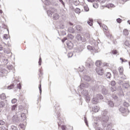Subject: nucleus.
<instances>
[{"mask_svg": "<svg viewBox=\"0 0 130 130\" xmlns=\"http://www.w3.org/2000/svg\"><path fill=\"white\" fill-rule=\"evenodd\" d=\"M17 105H14L11 107V110L12 111H14V110H16V108H17Z\"/></svg>", "mask_w": 130, "mask_h": 130, "instance_id": "nucleus-42", "label": "nucleus"}, {"mask_svg": "<svg viewBox=\"0 0 130 130\" xmlns=\"http://www.w3.org/2000/svg\"><path fill=\"white\" fill-rule=\"evenodd\" d=\"M5 102L1 101L0 102V108H4L5 107Z\"/></svg>", "mask_w": 130, "mask_h": 130, "instance_id": "nucleus-37", "label": "nucleus"}, {"mask_svg": "<svg viewBox=\"0 0 130 130\" xmlns=\"http://www.w3.org/2000/svg\"><path fill=\"white\" fill-rule=\"evenodd\" d=\"M100 109V108L99 107V106H94L93 107H92V111H93V112H98V111H99Z\"/></svg>", "mask_w": 130, "mask_h": 130, "instance_id": "nucleus-19", "label": "nucleus"}, {"mask_svg": "<svg viewBox=\"0 0 130 130\" xmlns=\"http://www.w3.org/2000/svg\"><path fill=\"white\" fill-rule=\"evenodd\" d=\"M110 85H112V87H114L116 85V82L115 81H112L110 83Z\"/></svg>", "mask_w": 130, "mask_h": 130, "instance_id": "nucleus-44", "label": "nucleus"}, {"mask_svg": "<svg viewBox=\"0 0 130 130\" xmlns=\"http://www.w3.org/2000/svg\"><path fill=\"white\" fill-rule=\"evenodd\" d=\"M81 94L85 98V101L87 103H89V102H90V96H89V91H88V90L86 89H83L81 91Z\"/></svg>", "mask_w": 130, "mask_h": 130, "instance_id": "nucleus-5", "label": "nucleus"}, {"mask_svg": "<svg viewBox=\"0 0 130 130\" xmlns=\"http://www.w3.org/2000/svg\"><path fill=\"white\" fill-rule=\"evenodd\" d=\"M105 77L107 78V79H111V73L110 72H106L105 74Z\"/></svg>", "mask_w": 130, "mask_h": 130, "instance_id": "nucleus-22", "label": "nucleus"}, {"mask_svg": "<svg viewBox=\"0 0 130 130\" xmlns=\"http://www.w3.org/2000/svg\"><path fill=\"white\" fill-rule=\"evenodd\" d=\"M106 34L107 37H108V38H110V39H112V38H113V37H112V35L110 34L109 32H107Z\"/></svg>", "mask_w": 130, "mask_h": 130, "instance_id": "nucleus-35", "label": "nucleus"}, {"mask_svg": "<svg viewBox=\"0 0 130 130\" xmlns=\"http://www.w3.org/2000/svg\"><path fill=\"white\" fill-rule=\"evenodd\" d=\"M84 49H85V45L83 44L75 48L74 50V53H75V56L81 54V52H82Z\"/></svg>", "mask_w": 130, "mask_h": 130, "instance_id": "nucleus-3", "label": "nucleus"}, {"mask_svg": "<svg viewBox=\"0 0 130 130\" xmlns=\"http://www.w3.org/2000/svg\"><path fill=\"white\" fill-rule=\"evenodd\" d=\"M11 130H17L18 128H17V126L15 125H12L11 127Z\"/></svg>", "mask_w": 130, "mask_h": 130, "instance_id": "nucleus-53", "label": "nucleus"}, {"mask_svg": "<svg viewBox=\"0 0 130 130\" xmlns=\"http://www.w3.org/2000/svg\"><path fill=\"white\" fill-rule=\"evenodd\" d=\"M95 66L97 67V68H100V66H101V62L100 60H97L95 62Z\"/></svg>", "mask_w": 130, "mask_h": 130, "instance_id": "nucleus-34", "label": "nucleus"}, {"mask_svg": "<svg viewBox=\"0 0 130 130\" xmlns=\"http://www.w3.org/2000/svg\"><path fill=\"white\" fill-rule=\"evenodd\" d=\"M67 45L69 48V49H73L74 48V43L71 41H67Z\"/></svg>", "mask_w": 130, "mask_h": 130, "instance_id": "nucleus-14", "label": "nucleus"}, {"mask_svg": "<svg viewBox=\"0 0 130 130\" xmlns=\"http://www.w3.org/2000/svg\"><path fill=\"white\" fill-rule=\"evenodd\" d=\"M57 31L59 36H64V35H67L66 29L58 30Z\"/></svg>", "mask_w": 130, "mask_h": 130, "instance_id": "nucleus-15", "label": "nucleus"}, {"mask_svg": "<svg viewBox=\"0 0 130 130\" xmlns=\"http://www.w3.org/2000/svg\"><path fill=\"white\" fill-rule=\"evenodd\" d=\"M3 39H5V40H8V39H9V35L5 34L3 36Z\"/></svg>", "mask_w": 130, "mask_h": 130, "instance_id": "nucleus-47", "label": "nucleus"}, {"mask_svg": "<svg viewBox=\"0 0 130 130\" xmlns=\"http://www.w3.org/2000/svg\"><path fill=\"white\" fill-rule=\"evenodd\" d=\"M14 87V84H12L10 85H9L7 88L9 90H11V89H13Z\"/></svg>", "mask_w": 130, "mask_h": 130, "instance_id": "nucleus-48", "label": "nucleus"}, {"mask_svg": "<svg viewBox=\"0 0 130 130\" xmlns=\"http://www.w3.org/2000/svg\"><path fill=\"white\" fill-rule=\"evenodd\" d=\"M42 2L46 5V6H48L50 4L49 0H41Z\"/></svg>", "mask_w": 130, "mask_h": 130, "instance_id": "nucleus-29", "label": "nucleus"}, {"mask_svg": "<svg viewBox=\"0 0 130 130\" xmlns=\"http://www.w3.org/2000/svg\"><path fill=\"white\" fill-rule=\"evenodd\" d=\"M112 53L113 54H117V50H113V51H112Z\"/></svg>", "mask_w": 130, "mask_h": 130, "instance_id": "nucleus-62", "label": "nucleus"}, {"mask_svg": "<svg viewBox=\"0 0 130 130\" xmlns=\"http://www.w3.org/2000/svg\"><path fill=\"white\" fill-rule=\"evenodd\" d=\"M124 45H125V46H127V47H130L129 43L127 41H125Z\"/></svg>", "mask_w": 130, "mask_h": 130, "instance_id": "nucleus-51", "label": "nucleus"}, {"mask_svg": "<svg viewBox=\"0 0 130 130\" xmlns=\"http://www.w3.org/2000/svg\"><path fill=\"white\" fill-rule=\"evenodd\" d=\"M87 24H88L89 26H93V19L89 18V20L87 21Z\"/></svg>", "mask_w": 130, "mask_h": 130, "instance_id": "nucleus-26", "label": "nucleus"}, {"mask_svg": "<svg viewBox=\"0 0 130 130\" xmlns=\"http://www.w3.org/2000/svg\"><path fill=\"white\" fill-rule=\"evenodd\" d=\"M119 110L121 113H125V114L129 113V111L127 110V108H125V107H120Z\"/></svg>", "mask_w": 130, "mask_h": 130, "instance_id": "nucleus-7", "label": "nucleus"}, {"mask_svg": "<svg viewBox=\"0 0 130 130\" xmlns=\"http://www.w3.org/2000/svg\"><path fill=\"white\" fill-rule=\"evenodd\" d=\"M123 106H124V107H128V106H129L128 103H126V102H125L123 103Z\"/></svg>", "mask_w": 130, "mask_h": 130, "instance_id": "nucleus-58", "label": "nucleus"}, {"mask_svg": "<svg viewBox=\"0 0 130 130\" xmlns=\"http://www.w3.org/2000/svg\"><path fill=\"white\" fill-rule=\"evenodd\" d=\"M75 28L78 32H81V31H82V26L81 25H76Z\"/></svg>", "mask_w": 130, "mask_h": 130, "instance_id": "nucleus-28", "label": "nucleus"}, {"mask_svg": "<svg viewBox=\"0 0 130 130\" xmlns=\"http://www.w3.org/2000/svg\"><path fill=\"white\" fill-rule=\"evenodd\" d=\"M84 120L85 123L86 124V125L87 126H89V124H88V120H87V117H84Z\"/></svg>", "mask_w": 130, "mask_h": 130, "instance_id": "nucleus-50", "label": "nucleus"}, {"mask_svg": "<svg viewBox=\"0 0 130 130\" xmlns=\"http://www.w3.org/2000/svg\"><path fill=\"white\" fill-rule=\"evenodd\" d=\"M107 113H108V112L106 110L103 111L102 112V114L103 116H108L107 115Z\"/></svg>", "mask_w": 130, "mask_h": 130, "instance_id": "nucleus-39", "label": "nucleus"}, {"mask_svg": "<svg viewBox=\"0 0 130 130\" xmlns=\"http://www.w3.org/2000/svg\"><path fill=\"white\" fill-rule=\"evenodd\" d=\"M74 5L76 6H79V5H80V1H79V0H75L74 2Z\"/></svg>", "mask_w": 130, "mask_h": 130, "instance_id": "nucleus-41", "label": "nucleus"}, {"mask_svg": "<svg viewBox=\"0 0 130 130\" xmlns=\"http://www.w3.org/2000/svg\"><path fill=\"white\" fill-rule=\"evenodd\" d=\"M18 109L19 111H23V110H24V107L22 105H19L18 106Z\"/></svg>", "mask_w": 130, "mask_h": 130, "instance_id": "nucleus-45", "label": "nucleus"}, {"mask_svg": "<svg viewBox=\"0 0 130 130\" xmlns=\"http://www.w3.org/2000/svg\"><path fill=\"white\" fill-rule=\"evenodd\" d=\"M13 65H9L7 66V69L9 70H13Z\"/></svg>", "mask_w": 130, "mask_h": 130, "instance_id": "nucleus-56", "label": "nucleus"}, {"mask_svg": "<svg viewBox=\"0 0 130 130\" xmlns=\"http://www.w3.org/2000/svg\"><path fill=\"white\" fill-rule=\"evenodd\" d=\"M56 115H57V118H58V120H57V123H58V126H60V124H61V120H60V119H59V116H60V111L59 110H58V111H57Z\"/></svg>", "mask_w": 130, "mask_h": 130, "instance_id": "nucleus-10", "label": "nucleus"}, {"mask_svg": "<svg viewBox=\"0 0 130 130\" xmlns=\"http://www.w3.org/2000/svg\"><path fill=\"white\" fill-rule=\"evenodd\" d=\"M101 89V92L102 93H103V95H108L109 93V91L108 89L107 88L105 87V86H102Z\"/></svg>", "mask_w": 130, "mask_h": 130, "instance_id": "nucleus-9", "label": "nucleus"}, {"mask_svg": "<svg viewBox=\"0 0 130 130\" xmlns=\"http://www.w3.org/2000/svg\"><path fill=\"white\" fill-rule=\"evenodd\" d=\"M93 7L95 9H97L98 8V3H93Z\"/></svg>", "mask_w": 130, "mask_h": 130, "instance_id": "nucleus-55", "label": "nucleus"}, {"mask_svg": "<svg viewBox=\"0 0 130 130\" xmlns=\"http://www.w3.org/2000/svg\"><path fill=\"white\" fill-rule=\"evenodd\" d=\"M76 39L77 40H78V41H81V42H86V39L84 37H82V35H77L76 36Z\"/></svg>", "mask_w": 130, "mask_h": 130, "instance_id": "nucleus-12", "label": "nucleus"}, {"mask_svg": "<svg viewBox=\"0 0 130 130\" xmlns=\"http://www.w3.org/2000/svg\"><path fill=\"white\" fill-rule=\"evenodd\" d=\"M21 117L22 118V119L23 120H24L25 119H26V115L25 114V113H22L21 115Z\"/></svg>", "mask_w": 130, "mask_h": 130, "instance_id": "nucleus-43", "label": "nucleus"}, {"mask_svg": "<svg viewBox=\"0 0 130 130\" xmlns=\"http://www.w3.org/2000/svg\"><path fill=\"white\" fill-rule=\"evenodd\" d=\"M17 87L18 89H19V90H21L22 89V85H21V83L17 84Z\"/></svg>", "mask_w": 130, "mask_h": 130, "instance_id": "nucleus-54", "label": "nucleus"}, {"mask_svg": "<svg viewBox=\"0 0 130 130\" xmlns=\"http://www.w3.org/2000/svg\"><path fill=\"white\" fill-rule=\"evenodd\" d=\"M2 61L5 66H7V63H9V60L7 58H3Z\"/></svg>", "mask_w": 130, "mask_h": 130, "instance_id": "nucleus-24", "label": "nucleus"}, {"mask_svg": "<svg viewBox=\"0 0 130 130\" xmlns=\"http://www.w3.org/2000/svg\"><path fill=\"white\" fill-rule=\"evenodd\" d=\"M102 122L104 129L110 130L111 126H112V123L109 121V117L108 116H102Z\"/></svg>", "mask_w": 130, "mask_h": 130, "instance_id": "nucleus-1", "label": "nucleus"}, {"mask_svg": "<svg viewBox=\"0 0 130 130\" xmlns=\"http://www.w3.org/2000/svg\"><path fill=\"white\" fill-rule=\"evenodd\" d=\"M68 31L70 33H75V29L73 27H69L68 28Z\"/></svg>", "mask_w": 130, "mask_h": 130, "instance_id": "nucleus-31", "label": "nucleus"}, {"mask_svg": "<svg viewBox=\"0 0 130 130\" xmlns=\"http://www.w3.org/2000/svg\"><path fill=\"white\" fill-rule=\"evenodd\" d=\"M12 121L14 123H19L20 122V118L14 116L12 118Z\"/></svg>", "mask_w": 130, "mask_h": 130, "instance_id": "nucleus-16", "label": "nucleus"}, {"mask_svg": "<svg viewBox=\"0 0 130 130\" xmlns=\"http://www.w3.org/2000/svg\"><path fill=\"white\" fill-rule=\"evenodd\" d=\"M95 96L96 98V99H98L99 101L100 100H103V99H104L103 95H102L101 94H96Z\"/></svg>", "mask_w": 130, "mask_h": 130, "instance_id": "nucleus-18", "label": "nucleus"}, {"mask_svg": "<svg viewBox=\"0 0 130 130\" xmlns=\"http://www.w3.org/2000/svg\"><path fill=\"white\" fill-rule=\"evenodd\" d=\"M6 127L2 126L0 127V130H6Z\"/></svg>", "mask_w": 130, "mask_h": 130, "instance_id": "nucleus-64", "label": "nucleus"}, {"mask_svg": "<svg viewBox=\"0 0 130 130\" xmlns=\"http://www.w3.org/2000/svg\"><path fill=\"white\" fill-rule=\"evenodd\" d=\"M74 55V53H73V52H70L68 53V54H67L68 57L69 58H71V57H73V56Z\"/></svg>", "mask_w": 130, "mask_h": 130, "instance_id": "nucleus-33", "label": "nucleus"}, {"mask_svg": "<svg viewBox=\"0 0 130 130\" xmlns=\"http://www.w3.org/2000/svg\"><path fill=\"white\" fill-rule=\"evenodd\" d=\"M85 37H86V38H87V39H89V38H90V37H91V36H90V34L86 33L85 34Z\"/></svg>", "mask_w": 130, "mask_h": 130, "instance_id": "nucleus-59", "label": "nucleus"}, {"mask_svg": "<svg viewBox=\"0 0 130 130\" xmlns=\"http://www.w3.org/2000/svg\"><path fill=\"white\" fill-rule=\"evenodd\" d=\"M7 74H8V71H7L6 69L4 68L0 69V77H5Z\"/></svg>", "mask_w": 130, "mask_h": 130, "instance_id": "nucleus-13", "label": "nucleus"}, {"mask_svg": "<svg viewBox=\"0 0 130 130\" xmlns=\"http://www.w3.org/2000/svg\"><path fill=\"white\" fill-rule=\"evenodd\" d=\"M123 35H125V36H127L128 35V30L127 29H124L123 31Z\"/></svg>", "mask_w": 130, "mask_h": 130, "instance_id": "nucleus-36", "label": "nucleus"}, {"mask_svg": "<svg viewBox=\"0 0 130 130\" xmlns=\"http://www.w3.org/2000/svg\"><path fill=\"white\" fill-rule=\"evenodd\" d=\"M39 89L40 90V94H41L42 93V89L41 88V84H39Z\"/></svg>", "mask_w": 130, "mask_h": 130, "instance_id": "nucleus-60", "label": "nucleus"}, {"mask_svg": "<svg viewBox=\"0 0 130 130\" xmlns=\"http://www.w3.org/2000/svg\"><path fill=\"white\" fill-rule=\"evenodd\" d=\"M74 36L71 34H68L67 36V38L69 40H73L74 39Z\"/></svg>", "mask_w": 130, "mask_h": 130, "instance_id": "nucleus-27", "label": "nucleus"}, {"mask_svg": "<svg viewBox=\"0 0 130 130\" xmlns=\"http://www.w3.org/2000/svg\"><path fill=\"white\" fill-rule=\"evenodd\" d=\"M118 97H117V95H113V99H114V100L115 101H116V100H117Z\"/></svg>", "mask_w": 130, "mask_h": 130, "instance_id": "nucleus-63", "label": "nucleus"}, {"mask_svg": "<svg viewBox=\"0 0 130 130\" xmlns=\"http://www.w3.org/2000/svg\"><path fill=\"white\" fill-rule=\"evenodd\" d=\"M116 21L119 24H120V23L122 22V19L119 18L116 19Z\"/></svg>", "mask_w": 130, "mask_h": 130, "instance_id": "nucleus-57", "label": "nucleus"}, {"mask_svg": "<svg viewBox=\"0 0 130 130\" xmlns=\"http://www.w3.org/2000/svg\"><path fill=\"white\" fill-rule=\"evenodd\" d=\"M77 71L78 72L79 75H81V74H84V75L86 74V73H86V70H85V68H84V66L79 67Z\"/></svg>", "mask_w": 130, "mask_h": 130, "instance_id": "nucleus-11", "label": "nucleus"}, {"mask_svg": "<svg viewBox=\"0 0 130 130\" xmlns=\"http://www.w3.org/2000/svg\"><path fill=\"white\" fill-rule=\"evenodd\" d=\"M87 49L88 50H93L94 49H95V48H94V47L93 46H91L90 45H88L87 46Z\"/></svg>", "mask_w": 130, "mask_h": 130, "instance_id": "nucleus-40", "label": "nucleus"}, {"mask_svg": "<svg viewBox=\"0 0 130 130\" xmlns=\"http://www.w3.org/2000/svg\"><path fill=\"white\" fill-rule=\"evenodd\" d=\"M84 11L85 12H89V7H88V6H84Z\"/></svg>", "mask_w": 130, "mask_h": 130, "instance_id": "nucleus-52", "label": "nucleus"}, {"mask_svg": "<svg viewBox=\"0 0 130 130\" xmlns=\"http://www.w3.org/2000/svg\"><path fill=\"white\" fill-rule=\"evenodd\" d=\"M7 96H6V94L4 93H3L0 95V99L1 100H5V99H6Z\"/></svg>", "mask_w": 130, "mask_h": 130, "instance_id": "nucleus-25", "label": "nucleus"}, {"mask_svg": "<svg viewBox=\"0 0 130 130\" xmlns=\"http://www.w3.org/2000/svg\"><path fill=\"white\" fill-rule=\"evenodd\" d=\"M76 14H81V9L80 8H77L75 10Z\"/></svg>", "mask_w": 130, "mask_h": 130, "instance_id": "nucleus-32", "label": "nucleus"}, {"mask_svg": "<svg viewBox=\"0 0 130 130\" xmlns=\"http://www.w3.org/2000/svg\"><path fill=\"white\" fill-rule=\"evenodd\" d=\"M95 71L99 76H103L104 74V70L102 68H96Z\"/></svg>", "mask_w": 130, "mask_h": 130, "instance_id": "nucleus-8", "label": "nucleus"}, {"mask_svg": "<svg viewBox=\"0 0 130 130\" xmlns=\"http://www.w3.org/2000/svg\"><path fill=\"white\" fill-rule=\"evenodd\" d=\"M93 126H94V128L95 130H102V128L98 127V123L95 122L93 123Z\"/></svg>", "mask_w": 130, "mask_h": 130, "instance_id": "nucleus-21", "label": "nucleus"}, {"mask_svg": "<svg viewBox=\"0 0 130 130\" xmlns=\"http://www.w3.org/2000/svg\"><path fill=\"white\" fill-rule=\"evenodd\" d=\"M56 13H57L56 9L54 8H51L50 10L47 11V13L49 17H52V15L56 14Z\"/></svg>", "mask_w": 130, "mask_h": 130, "instance_id": "nucleus-6", "label": "nucleus"}, {"mask_svg": "<svg viewBox=\"0 0 130 130\" xmlns=\"http://www.w3.org/2000/svg\"><path fill=\"white\" fill-rule=\"evenodd\" d=\"M108 105L110 108H113L114 107V103L111 100L109 101H108Z\"/></svg>", "mask_w": 130, "mask_h": 130, "instance_id": "nucleus-17", "label": "nucleus"}, {"mask_svg": "<svg viewBox=\"0 0 130 130\" xmlns=\"http://www.w3.org/2000/svg\"><path fill=\"white\" fill-rule=\"evenodd\" d=\"M64 27L63 26V25H60L58 30H64Z\"/></svg>", "mask_w": 130, "mask_h": 130, "instance_id": "nucleus-61", "label": "nucleus"}, {"mask_svg": "<svg viewBox=\"0 0 130 130\" xmlns=\"http://www.w3.org/2000/svg\"><path fill=\"white\" fill-rule=\"evenodd\" d=\"M94 84V85L92 87V89L93 91H94L95 92L99 91L100 89H102V86H104L102 85L101 82L100 81H95V83Z\"/></svg>", "mask_w": 130, "mask_h": 130, "instance_id": "nucleus-4", "label": "nucleus"}, {"mask_svg": "<svg viewBox=\"0 0 130 130\" xmlns=\"http://www.w3.org/2000/svg\"><path fill=\"white\" fill-rule=\"evenodd\" d=\"M118 71L120 75H122V73H123V68L122 67H119L118 69Z\"/></svg>", "mask_w": 130, "mask_h": 130, "instance_id": "nucleus-38", "label": "nucleus"}, {"mask_svg": "<svg viewBox=\"0 0 130 130\" xmlns=\"http://www.w3.org/2000/svg\"><path fill=\"white\" fill-rule=\"evenodd\" d=\"M98 102H99V101H98V99H97V98L94 96L92 100V103H93V104H97Z\"/></svg>", "mask_w": 130, "mask_h": 130, "instance_id": "nucleus-20", "label": "nucleus"}, {"mask_svg": "<svg viewBox=\"0 0 130 130\" xmlns=\"http://www.w3.org/2000/svg\"><path fill=\"white\" fill-rule=\"evenodd\" d=\"M84 81L83 83L80 84L79 86L80 89L81 90L84 89V88H88L89 85L88 83V82H90L91 81V77L87 75H84L83 79H81V81Z\"/></svg>", "mask_w": 130, "mask_h": 130, "instance_id": "nucleus-2", "label": "nucleus"}, {"mask_svg": "<svg viewBox=\"0 0 130 130\" xmlns=\"http://www.w3.org/2000/svg\"><path fill=\"white\" fill-rule=\"evenodd\" d=\"M110 90L112 92H115V91H116V87L115 86L111 87Z\"/></svg>", "mask_w": 130, "mask_h": 130, "instance_id": "nucleus-46", "label": "nucleus"}, {"mask_svg": "<svg viewBox=\"0 0 130 130\" xmlns=\"http://www.w3.org/2000/svg\"><path fill=\"white\" fill-rule=\"evenodd\" d=\"M18 101V100L16 99H13L11 101V102L12 104H15V103H17V102Z\"/></svg>", "mask_w": 130, "mask_h": 130, "instance_id": "nucleus-49", "label": "nucleus"}, {"mask_svg": "<svg viewBox=\"0 0 130 130\" xmlns=\"http://www.w3.org/2000/svg\"><path fill=\"white\" fill-rule=\"evenodd\" d=\"M122 86L125 89H127L129 87V84L127 83H123Z\"/></svg>", "mask_w": 130, "mask_h": 130, "instance_id": "nucleus-30", "label": "nucleus"}, {"mask_svg": "<svg viewBox=\"0 0 130 130\" xmlns=\"http://www.w3.org/2000/svg\"><path fill=\"white\" fill-rule=\"evenodd\" d=\"M53 19L54 20H58L59 19V15L56 13L53 14Z\"/></svg>", "mask_w": 130, "mask_h": 130, "instance_id": "nucleus-23", "label": "nucleus"}]
</instances>
